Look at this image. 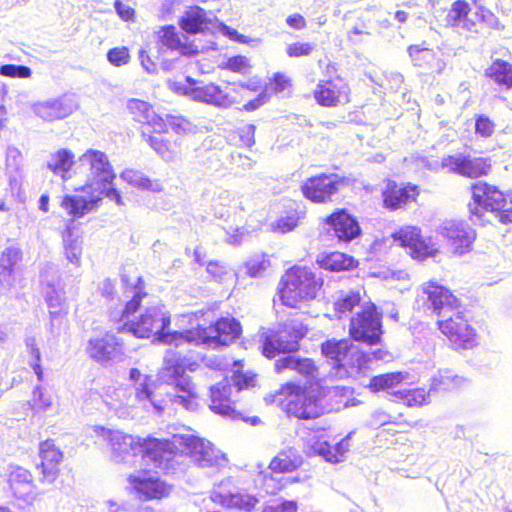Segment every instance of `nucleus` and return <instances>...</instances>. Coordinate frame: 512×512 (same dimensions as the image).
Here are the masks:
<instances>
[{"label": "nucleus", "mask_w": 512, "mask_h": 512, "mask_svg": "<svg viewBox=\"0 0 512 512\" xmlns=\"http://www.w3.org/2000/svg\"><path fill=\"white\" fill-rule=\"evenodd\" d=\"M95 432L106 440L111 459L116 463L133 464L137 458L145 462L147 470L164 474L174 473L179 464L178 454L187 455L199 467H222L227 463L223 453L211 442L198 437L189 427H181L171 438L134 437L121 431L96 427Z\"/></svg>", "instance_id": "nucleus-1"}, {"label": "nucleus", "mask_w": 512, "mask_h": 512, "mask_svg": "<svg viewBox=\"0 0 512 512\" xmlns=\"http://www.w3.org/2000/svg\"><path fill=\"white\" fill-rule=\"evenodd\" d=\"M79 168L87 172L89 182L81 188V194L66 195L61 206L69 215L80 218L94 210L103 199L107 184L115 173L108 156L99 150L88 149L78 158Z\"/></svg>", "instance_id": "nucleus-2"}, {"label": "nucleus", "mask_w": 512, "mask_h": 512, "mask_svg": "<svg viewBox=\"0 0 512 512\" xmlns=\"http://www.w3.org/2000/svg\"><path fill=\"white\" fill-rule=\"evenodd\" d=\"M143 296H146V294H142L139 289H135L132 299L126 303L122 310L120 321H124L125 319L127 321L117 327L118 332H129L138 338L155 336L157 341L168 345H175L176 348L185 344L186 341H176L167 338V336L171 335L186 334V330L183 332H165V329L170 325V315L159 302L146 307L137 321L128 320L129 316L139 308Z\"/></svg>", "instance_id": "nucleus-3"}, {"label": "nucleus", "mask_w": 512, "mask_h": 512, "mask_svg": "<svg viewBox=\"0 0 512 512\" xmlns=\"http://www.w3.org/2000/svg\"><path fill=\"white\" fill-rule=\"evenodd\" d=\"M184 364L181 352H177L173 348L167 349L164 356V367L159 372V379L171 386V390L166 392L169 402L192 411L197 406L196 393L190 377L185 375Z\"/></svg>", "instance_id": "nucleus-4"}, {"label": "nucleus", "mask_w": 512, "mask_h": 512, "mask_svg": "<svg viewBox=\"0 0 512 512\" xmlns=\"http://www.w3.org/2000/svg\"><path fill=\"white\" fill-rule=\"evenodd\" d=\"M322 285V279L311 269L292 267L282 276L280 299L285 306L296 308L301 302L315 299Z\"/></svg>", "instance_id": "nucleus-5"}, {"label": "nucleus", "mask_w": 512, "mask_h": 512, "mask_svg": "<svg viewBox=\"0 0 512 512\" xmlns=\"http://www.w3.org/2000/svg\"><path fill=\"white\" fill-rule=\"evenodd\" d=\"M241 333L240 323L234 318H221L214 325L209 327H197L186 330V334H176L167 336L168 339L186 341L188 344L196 346L203 345L207 348L218 349L228 346Z\"/></svg>", "instance_id": "nucleus-6"}, {"label": "nucleus", "mask_w": 512, "mask_h": 512, "mask_svg": "<svg viewBox=\"0 0 512 512\" xmlns=\"http://www.w3.org/2000/svg\"><path fill=\"white\" fill-rule=\"evenodd\" d=\"M349 334L355 341L377 345L383 334L382 314L372 302H363L362 307L350 317Z\"/></svg>", "instance_id": "nucleus-7"}, {"label": "nucleus", "mask_w": 512, "mask_h": 512, "mask_svg": "<svg viewBox=\"0 0 512 512\" xmlns=\"http://www.w3.org/2000/svg\"><path fill=\"white\" fill-rule=\"evenodd\" d=\"M473 202L469 203L471 221L474 224L482 223L483 212L495 214L507 205L508 194L504 195L497 187L486 182H477L472 185Z\"/></svg>", "instance_id": "nucleus-8"}, {"label": "nucleus", "mask_w": 512, "mask_h": 512, "mask_svg": "<svg viewBox=\"0 0 512 512\" xmlns=\"http://www.w3.org/2000/svg\"><path fill=\"white\" fill-rule=\"evenodd\" d=\"M305 334L306 330L301 323L297 321L287 322L274 334L265 337L262 353L267 358H274L279 353L295 352L299 348V340Z\"/></svg>", "instance_id": "nucleus-9"}, {"label": "nucleus", "mask_w": 512, "mask_h": 512, "mask_svg": "<svg viewBox=\"0 0 512 512\" xmlns=\"http://www.w3.org/2000/svg\"><path fill=\"white\" fill-rule=\"evenodd\" d=\"M323 355L331 361L336 375L344 377L349 374V368L353 369L358 360L357 348L349 339L327 340L322 344Z\"/></svg>", "instance_id": "nucleus-10"}, {"label": "nucleus", "mask_w": 512, "mask_h": 512, "mask_svg": "<svg viewBox=\"0 0 512 512\" xmlns=\"http://www.w3.org/2000/svg\"><path fill=\"white\" fill-rule=\"evenodd\" d=\"M438 325L454 349H472L478 344L475 330L464 319L461 312L438 321Z\"/></svg>", "instance_id": "nucleus-11"}, {"label": "nucleus", "mask_w": 512, "mask_h": 512, "mask_svg": "<svg viewBox=\"0 0 512 512\" xmlns=\"http://www.w3.org/2000/svg\"><path fill=\"white\" fill-rule=\"evenodd\" d=\"M455 255H463L470 251L472 243L476 238L475 231L461 221H444L437 229Z\"/></svg>", "instance_id": "nucleus-12"}, {"label": "nucleus", "mask_w": 512, "mask_h": 512, "mask_svg": "<svg viewBox=\"0 0 512 512\" xmlns=\"http://www.w3.org/2000/svg\"><path fill=\"white\" fill-rule=\"evenodd\" d=\"M392 238L399 246L408 250L412 258L424 260L435 256L438 248L434 243L427 242L422 236L421 231L415 226H406L392 234Z\"/></svg>", "instance_id": "nucleus-13"}, {"label": "nucleus", "mask_w": 512, "mask_h": 512, "mask_svg": "<svg viewBox=\"0 0 512 512\" xmlns=\"http://www.w3.org/2000/svg\"><path fill=\"white\" fill-rule=\"evenodd\" d=\"M211 500L223 507L229 509H239L244 511H251L259 502V499L253 495L234 492L233 484L230 478L222 480L214 486L210 494Z\"/></svg>", "instance_id": "nucleus-14"}, {"label": "nucleus", "mask_w": 512, "mask_h": 512, "mask_svg": "<svg viewBox=\"0 0 512 512\" xmlns=\"http://www.w3.org/2000/svg\"><path fill=\"white\" fill-rule=\"evenodd\" d=\"M344 181L336 174H320L308 178L301 186L303 195L315 203H325L339 191Z\"/></svg>", "instance_id": "nucleus-15"}, {"label": "nucleus", "mask_w": 512, "mask_h": 512, "mask_svg": "<svg viewBox=\"0 0 512 512\" xmlns=\"http://www.w3.org/2000/svg\"><path fill=\"white\" fill-rule=\"evenodd\" d=\"M287 388L290 390L286 404L289 415L299 419H314L323 413L317 397L293 384H288Z\"/></svg>", "instance_id": "nucleus-16"}, {"label": "nucleus", "mask_w": 512, "mask_h": 512, "mask_svg": "<svg viewBox=\"0 0 512 512\" xmlns=\"http://www.w3.org/2000/svg\"><path fill=\"white\" fill-rule=\"evenodd\" d=\"M129 378L135 382V400L141 407L146 410L153 409L156 413L161 414L165 410L166 400L158 399L154 393V381L147 375L132 368L129 372Z\"/></svg>", "instance_id": "nucleus-17"}, {"label": "nucleus", "mask_w": 512, "mask_h": 512, "mask_svg": "<svg viewBox=\"0 0 512 512\" xmlns=\"http://www.w3.org/2000/svg\"><path fill=\"white\" fill-rule=\"evenodd\" d=\"M32 108L38 117L52 122L71 115L78 108V103L74 95L64 94L58 98L38 102Z\"/></svg>", "instance_id": "nucleus-18"}, {"label": "nucleus", "mask_w": 512, "mask_h": 512, "mask_svg": "<svg viewBox=\"0 0 512 512\" xmlns=\"http://www.w3.org/2000/svg\"><path fill=\"white\" fill-rule=\"evenodd\" d=\"M87 353L93 360L102 365H108L123 356L121 343L115 335L110 333L91 338L88 342Z\"/></svg>", "instance_id": "nucleus-19"}, {"label": "nucleus", "mask_w": 512, "mask_h": 512, "mask_svg": "<svg viewBox=\"0 0 512 512\" xmlns=\"http://www.w3.org/2000/svg\"><path fill=\"white\" fill-rule=\"evenodd\" d=\"M189 86L184 89V94L194 101L203 102L219 108H226L232 104L228 95L216 84H202L187 77Z\"/></svg>", "instance_id": "nucleus-20"}, {"label": "nucleus", "mask_w": 512, "mask_h": 512, "mask_svg": "<svg viewBox=\"0 0 512 512\" xmlns=\"http://www.w3.org/2000/svg\"><path fill=\"white\" fill-rule=\"evenodd\" d=\"M443 165L447 167L448 172L459 175L477 178L486 175L490 169V164L484 158H472L462 154L450 155L443 158Z\"/></svg>", "instance_id": "nucleus-21"}, {"label": "nucleus", "mask_w": 512, "mask_h": 512, "mask_svg": "<svg viewBox=\"0 0 512 512\" xmlns=\"http://www.w3.org/2000/svg\"><path fill=\"white\" fill-rule=\"evenodd\" d=\"M423 295L429 309L437 315L445 316V313L459 306V300L446 287L436 282L429 281L423 285Z\"/></svg>", "instance_id": "nucleus-22"}, {"label": "nucleus", "mask_w": 512, "mask_h": 512, "mask_svg": "<svg viewBox=\"0 0 512 512\" xmlns=\"http://www.w3.org/2000/svg\"><path fill=\"white\" fill-rule=\"evenodd\" d=\"M353 432H350L345 438L330 445L322 437L313 436L308 439L306 444V453L308 455H319L331 463H339L343 460L345 454L350 448V438Z\"/></svg>", "instance_id": "nucleus-23"}, {"label": "nucleus", "mask_w": 512, "mask_h": 512, "mask_svg": "<svg viewBox=\"0 0 512 512\" xmlns=\"http://www.w3.org/2000/svg\"><path fill=\"white\" fill-rule=\"evenodd\" d=\"M179 25L189 34L214 32L218 20L212 11H206L199 6H192L180 18Z\"/></svg>", "instance_id": "nucleus-24"}, {"label": "nucleus", "mask_w": 512, "mask_h": 512, "mask_svg": "<svg viewBox=\"0 0 512 512\" xmlns=\"http://www.w3.org/2000/svg\"><path fill=\"white\" fill-rule=\"evenodd\" d=\"M325 222L329 226L328 231H333V235L339 242L348 243L361 233V228L356 218L343 209L332 213L326 218Z\"/></svg>", "instance_id": "nucleus-25"}, {"label": "nucleus", "mask_w": 512, "mask_h": 512, "mask_svg": "<svg viewBox=\"0 0 512 512\" xmlns=\"http://www.w3.org/2000/svg\"><path fill=\"white\" fill-rule=\"evenodd\" d=\"M349 91L347 83L337 77L320 82L314 91V97L320 105L331 107L349 102Z\"/></svg>", "instance_id": "nucleus-26"}, {"label": "nucleus", "mask_w": 512, "mask_h": 512, "mask_svg": "<svg viewBox=\"0 0 512 512\" xmlns=\"http://www.w3.org/2000/svg\"><path fill=\"white\" fill-rule=\"evenodd\" d=\"M231 385L227 378L210 387V409L224 418L236 420L240 413L232 405L230 399Z\"/></svg>", "instance_id": "nucleus-27"}, {"label": "nucleus", "mask_w": 512, "mask_h": 512, "mask_svg": "<svg viewBox=\"0 0 512 512\" xmlns=\"http://www.w3.org/2000/svg\"><path fill=\"white\" fill-rule=\"evenodd\" d=\"M127 108L135 121L151 126L153 131L158 134L165 131L164 119L155 113L149 103L139 99H130Z\"/></svg>", "instance_id": "nucleus-28"}, {"label": "nucleus", "mask_w": 512, "mask_h": 512, "mask_svg": "<svg viewBox=\"0 0 512 512\" xmlns=\"http://www.w3.org/2000/svg\"><path fill=\"white\" fill-rule=\"evenodd\" d=\"M39 455L41 458L40 467L45 480L53 482L59 472V464L63 454L55 446L52 440H46L40 444Z\"/></svg>", "instance_id": "nucleus-29"}, {"label": "nucleus", "mask_w": 512, "mask_h": 512, "mask_svg": "<svg viewBox=\"0 0 512 512\" xmlns=\"http://www.w3.org/2000/svg\"><path fill=\"white\" fill-rule=\"evenodd\" d=\"M417 195L415 185H398L395 182H389L383 193L384 204L388 209L396 210L415 201Z\"/></svg>", "instance_id": "nucleus-30"}, {"label": "nucleus", "mask_w": 512, "mask_h": 512, "mask_svg": "<svg viewBox=\"0 0 512 512\" xmlns=\"http://www.w3.org/2000/svg\"><path fill=\"white\" fill-rule=\"evenodd\" d=\"M129 483L144 500L160 499L168 494V487L164 482L144 474L130 475Z\"/></svg>", "instance_id": "nucleus-31"}, {"label": "nucleus", "mask_w": 512, "mask_h": 512, "mask_svg": "<svg viewBox=\"0 0 512 512\" xmlns=\"http://www.w3.org/2000/svg\"><path fill=\"white\" fill-rule=\"evenodd\" d=\"M470 10V5L466 1H455L442 20L443 25L445 27L458 28L465 31H473L476 24L468 17Z\"/></svg>", "instance_id": "nucleus-32"}, {"label": "nucleus", "mask_w": 512, "mask_h": 512, "mask_svg": "<svg viewBox=\"0 0 512 512\" xmlns=\"http://www.w3.org/2000/svg\"><path fill=\"white\" fill-rule=\"evenodd\" d=\"M8 482L17 498L26 500L33 492L32 475L20 466L10 467Z\"/></svg>", "instance_id": "nucleus-33"}, {"label": "nucleus", "mask_w": 512, "mask_h": 512, "mask_svg": "<svg viewBox=\"0 0 512 512\" xmlns=\"http://www.w3.org/2000/svg\"><path fill=\"white\" fill-rule=\"evenodd\" d=\"M275 370L278 373L284 370H293L307 378H313L316 371L311 359L300 358L294 354H288L275 362Z\"/></svg>", "instance_id": "nucleus-34"}, {"label": "nucleus", "mask_w": 512, "mask_h": 512, "mask_svg": "<svg viewBox=\"0 0 512 512\" xmlns=\"http://www.w3.org/2000/svg\"><path fill=\"white\" fill-rule=\"evenodd\" d=\"M303 458L298 450L292 447L280 451L270 462L269 468L273 472H291L302 465Z\"/></svg>", "instance_id": "nucleus-35"}, {"label": "nucleus", "mask_w": 512, "mask_h": 512, "mask_svg": "<svg viewBox=\"0 0 512 512\" xmlns=\"http://www.w3.org/2000/svg\"><path fill=\"white\" fill-rule=\"evenodd\" d=\"M317 263L322 269L332 272L350 270L356 266V260L341 252L322 253L317 258Z\"/></svg>", "instance_id": "nucleus-36"}, {"label": "nucleus", "mask_w": 512, "mask_h": 512, "mask_svg": "<svg viewBox=\"0 0 512 512\" xmlns=\"http://www.w3.org/2000/svg\"><path fill=\"white\" fill-rule=\"evenodd\" d=\"M75 164L74 154L68 149H60L51 155L47 162V168L55 175H60L63 180L70 178L69 171Z\"/></svg>", "instance_id": "nucleus-37"}, {"label": "nucleus", "mask_w": 512, "mask_h": 512, "mask_svg": "<svg viewBox=\"0 0 512 512\" xmlns=\"http://www.w3.org/2000/svg\"><path fill=\"white\" fill-rule=\"evenodd\" d=\"M161 32L160 41L168 49L178 51L181 55H193L198 52L197 47L181 40L174 26L163 27Z\"/></svg>", "instance_id": "nucleus-38"}, {"label": "nucleus", "mask_w": 512, "mask_h": 512, "mask_svg": "<svg viewBox=\"0 0 512 512\" xmlns=\"http://www.w3.org/2000/svg\"><path fill=\"white\" fill-rule=\"evenodd\" d=\"M361 297L358 292H341L339 297L334 303L335 312L339 319H342L348 315H353L358 307H362Z\"/></svg>", "instance_id": "nucleus-39"}, {"label": "nucleus", "mask_w": 512, "mask_h": 512, "mask_svg": "<svg viewBox=\"0 0 512 512\" xmlns=\"http://www.w3.org/2000/svg\"><path fill=\"white\" fill-rule=\"evenodd\" d=\"M120 177L123 181L127 182L129 185L136 187L141 190H148L152 192L161 191L162 185L157 180H151L146 177L142 172L134 169H126L124 170Z\"/></svg>", "instance_id": "nucleus-40"}, {"label": "nucleus", "mask_w": 512, "mask_h": 512, "mask_svg": "<svg viewBox=\"0 0 512 512\" xmlns=\"http://www.w3.org/2000/svg\"><path fill=\"white\" fill-rule=\"evenodd\" d=\"M486 76L498 85L512 88V65L507 61L497 59L486 69Z\"/></svg>", "instance_id": "nucleus-41"}, {"label": "nucleus", "mask_w": 512, "mask_h": 512, "mask_svg": "<svg viewBox=\"0 0 512 512\" xmlns=\"http://www.w3.org/2000/svg\"><path fill=\"white\" fill-rule=\"evenodd\" d=\"M465 382L462 376L455 374L451 370H440L432 378L430 391H445L460 387Z\"/></svg>", "instance_id": "nucleus-42"}, {"label": "nucleus", "mask_w": 512, "mask_h": 512, "mask_svg": "<svg viewBox=\"0 0 512 512\" xmlns=\"http://www.w3.org/2000/svg\"><path fill=\"white\" fill-rule=\"evenodd\" d=\"M63 244L66 258L72 264L79 266L82 255V240L73 234L70 228L63 233Z\"/></svg>", "instance_id": "nucleus-43"}, {"label": "nucleus", "mask_w": 512, "mask_h": 512, "mask_svg": "<svg viewBox=\"0 0 512 512\" xmlns=\"http://www.w3.org/2000/svg\"><path fill=\"white\" fill-rule=\"evenodd\" d=\"M432 391L426 392L423 388L399 389L395 395L399 397L407 406H422L430 402Z\"/></svg>", "instance_id": "nucleus-44"}, {"label": "nucleus", "mask_w": 512, "mask_h": 512, "mask_svg": "<svg viewBox=\"0 0 512 512\" xmlns=\"http://www.w3.org/2000/svg\"><path fill=\"white\" fill-rule=\"evenodd\" d=\"M300 218V213L296 209L291 208L285 216H281L271 223V228L274 232L282 234L291 232L299 225Z\"/></svg>", "instance_id": "nucleus-45"}, {"label": "nucleus", "mask_w": 512, "mask_h": 512, "mask_svg": "<svg viewBox=\"0 0 512 512\" xmlns=\"http://www.w3.org/2000/svg\"><path fill=\"white\" fill-rule=\"evenodd\" d=\"M404 377V374L401 372L377 375L370 380L369 387L373 391L391 389L400 384Z\"/></svg>", "instance_id": "nucleus-46"}, {"label": "nucleus", "mask_w": 512, "mask_h": 512, "mask_svg": "<svg viewBox=\"0 0 512 512\" xmlns=\"http://www.w3.org/2000/svg\"><path fill=\"white\" fill-rule=\"evenodd\" d=\"M409 56L411 57L415 66L418 67H432V62L435 60L433 50L428 48H419L418 46H410L408 48Z\"/></svg>", "instance_id": "nucleus-47"}, {"label": "nucleus", "mask_w": 512, "mask_h": 512, "mask_svg": "<svg viewBox=\"0 0 512 512\" xmlns=\"http://www.w3.org/2000/svg\"><path fill=\"white\" fill-rule=\"evenodd\" d=\"M25 342L28 352L30 354L29 365L36 374L37 379L39 381H43V370L40 364L41 353L39 348L37 347L36 339L35 337H27Z\"/></svg>", "instance_id": "nucleus-48"}, {"label": "nucleus", "mask_w": 512, "mask_h": 512, "mask_svg": "<svg viewBox=\"0 0 512 512\" xmlns=\"http://www.w3.org/2000/svg\"><path fill=\"white\" fill-rule=\"evenodd\" d=\"M233 201L234 196L228 190L218 189L215 191L212 198V207L215 210V214L223 217L226 213V208L230 207Z\"/></svg>", "instance_id": "nucleus-49"}, {"label": "nucleus", "mask_w": 512, "mask_h": 512, "mask_svg": "<svg viewBox=\"0 0 512 512\" xmlns=\"http://www.w3.org/2000/svg\"><path fill=\"white\" fill-rule=\"evenodd\" d=\"M245 266L249 276L259 277L270 266V260L264 255H255L246 262Z\"/></svg>", "instance_id": "nucleus-50"}, {"label": "nucleus", "mask_w": 512, "mask_h": 512, "mask_svg": "<svg viewBox=\"0 0 512 512\" xmlns=\"http://www.w3.org/2000/svg\"><path fill=\"white\" fill-rule=\"evenodd\" d=\"M106 57L108 62L115 67L127 65L131 60L129 49L125 46L109 49Z\"/></svg>", "instance_id": "nucleus-51"}, {"label": "nucleus", "mask_w": 512, "mask_h": 512, "mask_svg": "<svg viewBox=\"0 0 512 512\" xmlns=\"http://www.w3.org/2000/svg\"><path fill=\"white\" fill-rule=\"evenodd\" d=\"M115 395V399H113V402H109L108 405L111 409H117L119 406H135L139 405V403L134 399H131L130 392L125 387H119L114 389L113 391Z\"/></svg>", "instance_id": "nucleus-52"}, {"label": "nucleus", "mask_w": 512, "mask_h": 512, "mask_svg": "<svg viewBox=\"0 0 512 512\" xmlns=\"http://www.w3.org/2000/svg\"><path fill=\"white\" fill-rule=\"evenodd\" d=\"M255 130V125L250 123L242 124L236 128L235 133L239 137L242 146L252 147L255 144Z\"/></svg>", "instance_id": "nucleus-53"}, {"label": "nucleus", "mask_w": 512, "mask_h": 512, "mask_svg": "<svg viewBox=\"0 0 512 512\" xmlns=\"http://www.w3.org/2000/svg\"><path fill=\"white\" fill-rule=\"evenodd\" d=\"M31 69L24 65L5 64L0 66V75L11 78H29Z\"/></svg>", "instance_id": "nucleus-54"}, {"label": "nucleus", "mask_w": 512, "mask_h": 512, "mask_svg": "<svg viewBox=\"0 0 512 512\" xmlns=\"http://www.w3.org/2000/svg\"><path fill=\"white\" fill-rule=\"evenodd\" d=\"M46 301L49 308L54 309L51 310L50 313L52 315L57 314L63 306L64 296L61 290H57L55 287H50L49 290L46 291Z\"/></svg>", "instance_id": "nucleus-55"}, {"label": "nucleus", "mask_w": 512, "mask_h": 512, "mask_svg": "<svg viewBox=\"0 0 512 512\" xmlns=\"http://www.w3.org/2000/svg\"><path fill=\"white\" fill-rule=\"evenodd\" d=\"M149 144L165 161L173 159V152L169 149L168 143L164 141L161 136H150Z\"/></svg>", "instance_id": "nucleus-56"}, {"label": "nucleus", "mask_w": 512, "mask_h": 512, "mask_svg": "<svg viewBox=\"0 0 512 512\" xmlns=\"http://www.w3.org/2000/svg\"><path fill=\"white\" fill-rule=\"evenodd\" d=\"M495 129L494 123L485 115H479L475 121V132L481 137H490Z\"/></svg>", "instance_id": "nucleus-57"}, {"label": "nucleus", "mask_w": 512, "mask_h": 512, "mask_svg": "<svg viewBox=\"0 0 512 512\" xmlns=\"http://www.w3.org/2000/svg\"><path fill=\"white\" fill-rule=\"evenodd\" d=\"M164 122L166 123L165 130L170 127L176 133L186 132L190 128V122L182 116L166 115Z\"/></svg>", "instance_id": "nucleus-58"}, {"label": "nucleus", "mask_w": 512, "mask_h": 512, "mask_svg": "<svg viewBox=\"0 0 512 512\" xmlns=\"http://www.w3.org/2000/svg\"><path fill=\"white\" fill-rule=\"evenodd\" d=\"M21 252L17 248H7L3 251L0 257V267H10V270L13 271L14 266L20 261Z\"/></svg>", "instance_id": "nucleus-59"}, {"label": "nucleus", "mask_w": 512, "mask_h": 512, "mask_svg": "<svg viewBox=\"0 0 512 512\" xmlns=\"http://www.w3.org/2000/svg\"><path fill=\"white\" fill-rule=\"evenodd\" d=\"M34 405L41 411H47L52 407V399L46 395L41 386H36L33 390Z\"/></svg>", "instance_id": "nucleus-60"}, {"label": "nucleus", "mask_w": 512, "mask_h": 512, "mask_svg": "<svg viewBox=\"0 0 512 512\" xmlns=\"http://www.w3.org/2000/svg\"><path fill=\"white\" fill-rule=\"evenodd\" d=\"M315 44L296 42L288 46L287 54L290 57H300L310 55L314 50Z\"/></svg>", "instance_id": "nucleus-61"}, {"label": "nucleus", "mask_w": 512, "mask_h": 512, "mask_svg": "<svg viewBox=\"0 0 512 512\" xmlns=\"http://www.w3.org/2000/svg\"><path fill=\"white\" fill-rule=\"evenodd\" d=\"M270 86L272 91L279 95L285 92L290 86V79L282 73H275L271 79Z\"/></svg>", "instance_id": "nucleus-62"}, {"label": "nucleus", "mask_w": 512, "mask_h": 512, "mask_svg": "<svg viewBox=\"0 0 512 512\" xmlns=\"http://www.w3.org/2000/svg\"><path fill=\"white\" fill-rule=\"evenodd\" d=\"M232 164L242 171H249L253 169L255 161L246 155L241 153H233L231 155Z\"/></svg>", "instance_id": "nucleus-63"}, {"label": "nucleus", "mask_w": 512, "mask_h": 512, "mask_svg": "<svg viewBox=\"0 0 512 512\" xmlns=\"http://www.w3.org/2000/svg\"><path fill=\"white\" fill-rule=\"evenodd\" d=\"M297 504L295 501H283L264 507L262 512H296Z\"/></svg>", "instance_id": "nucleus-64"}]
</instances>
